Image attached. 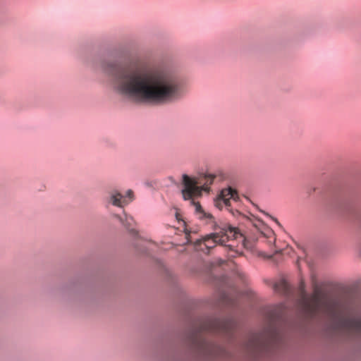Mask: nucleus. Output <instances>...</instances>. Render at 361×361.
Returning <instances> with one entry per match:
<instances>
[{
  "instance_id": "obj_1",
  "label": "nucleus",
  "mask_w": 361,
  "mask_h": 361,
  "mask_svg": "<svg viewBox=\"0 0 361 361\" xmlns=\"http://www.w3.org/2000/svg\"><path fill=\"white\" fill-rule=\"evenodd\" d=\"M102 70L111 79L121 95L140 104L165 105L180 100L185 94L182 83L169 71L137 62L119 64L104 62Z\"/></svg>"
},
{
  "instance_id": "obj_2",
  "label": "nucleus",
  "mask_w": 361,
  "mask_h": 361,
  "mask_svg": "<svg viewBox=\"0 0 361 361\" xmlns=\"http://www.w3.org/2000/svg\"><path fill=\"white\" fill-rule=\"evenodd\" d=\"M300 290L299 305L308 317L324 315L336 322L339 331L348 335H361V317H344L345 307L339 300L322 294L317 288L311 296H307L303 281Z\"/></svg>"
},
{
  "instance_id": "obj_3",
  "label": "nucleus",
  "mask_w": 361,
  "mask_h": 361,
  "mask_svg": "<svg viewBox=\"0 0 361 361\" xmlns=\"http://www.w3.org/2000/svg\"><path fill=\"white\" fill-rule=\"evenodd\" d=\"M237 327L236 321L231 317L224 319L207 318L200 322L195 330L192 340L200 352L205 355L215 357L219 355L221 348L214 343L207 342L200 337L204 331L220 334L230 336Z\"/></svg>"
},
{
  "instance_id": "obj_4",
  "label": "nucleus",
  "mask_w": 361,
  "mask_h": 361,
  "mask_svg": "<svg viewBox=\"0 0 361 361\" xmlns=\"http://www.w3.org/2000/svg\"><path fill=\"white\" fill-rule=\"evenodd\" d=\"M226 178V175L221 171H218L212 174H204L197 179L190 178L186 174L182 176V183L184 186L182 190L183 197L185 200H192L191 203L195 205L196 212L200 214V218L212 219L213 216L212 214L204 212L200 204L195 202L193 198L201 196L202 191L209 192V186L215 180L221 182Z\"/></svg>"
},
{
  "instance_id": "obj_5",
  "label": "nucleus",
  "mask_w": 361,
  "mask_h": 361,
  "mask_svg": "<svg viewBox=\"0 0 361 361\" xmlns=\"http://www.w3.org/2000/svg\"><path fill=\"white\" fill-rule=\"evenodd\" d=\"M279 317L280 313L274 311L270 316L269 326L262 332L250 335L245 349L251 355L271 351L280 345L282 336L276 324Z\"/></svg>"
},
{
  "instance_id": "obj_6",
  "label": "nucleus",
  "mask_w": 361,
  "mask_h": 361,
  "mask_svg": "<svg viewBox=\"0 0 361 361\" xmlns=\"http://www.w3.org/2000/svg\"><path fill=\"white\" fill-rule=\"evenodd\" d=\"M231 239H239L243 243L245 242V237L238 228L228 224L216 226L214 232L198 240L196 246L200 250L204 252L206 250L209 252L216 245H224L227 241Z\"/></svg>"
},
{
  "instance_id": "obj_7",
  "label": "nucleus",
  "mask_w": 361,
  "mask_h": 361,
  "mask_svg": "<svg viewBox=\"0 0 361 361\" xmlns=\"http://www.w3.org/2000/svg\"><path fill=\"white\" fill-rule=\"evenodd\" d=\"M237 201L238 200V195L235 190L231 188L223 189L217 198L215 200V206L221 209L225 207L234 216L240 215V213L238 210H233L231 207V200Z\"/></svg>"
},
{
  "instance_id": "obj_8",
  "label": "nucleus",
  "mask_w": 361,
  "mask_h": 361,
  "mask_svg": "<svg viewBox=\"0 0 361 361\" xmlns=\"http://www.w3.org/2000/svg\"><path fill=\"white\" fill-rule=\"evenodd\" d=\"M114 217L118 219L121 223L133 234H137L136 230L133 228L135 222L133 218L130 216H128L126 213L123 214V217L118 214H115Z\"/></svg>"
},
{
  "instance_id": "obj_9",
  "label": "nucleus",
  "mask_w": 361,
  "mask_h": 361,
  "mask_svg": "<svg viewBox=\"0 0 361 361\" xmlns=\"http://www.w3.org/2000/svg\"><path fill=\"white\" fill-rule=\"evenodd\" d=\"M109 202H111L113 205L119 207H123L125 204H128V202L126 200V197L118 192H114L110 195Z\"/></svg>"
},
{
  "instance_id": "obj_10",
  "label": "nucleus",
  "mask_w": 361,
  "mask_h": 361,
  "mask_svg": "<svg viewBox=\"0 0 361 361\" xmlns=\"http://www.w3.org/2000/svg\"><path fill=\"white\" fill-rule=\"evenodd\" d=\"M274 289L279 293L287 295L290 291V286L285 280H280L274 285Z\"/></svg>"
},
{
  "instance_id": "obj_11",
  "label": "nucleus",
  "mask_w": 361,
  "mask_h": 361,
  "mask_svg": "<svg viewBox=\"0 0 361 361\" xmlns=\"http://www.w3.org/2000/svg\"><path fill=\"white\" fill-rule=\"evenodd\" d=\"M127 197L129 198V200L128 201V202L133 200V192L131 190H128L127 191L126 197H125L126 198Z\"/></svg>"
},
{
  "instance_id": "obj_12",
  "label": "nucleus",
  "mask_w": 361,
  "mask_h": 361,
  "mask_svg": "<svg viewBox=\"0 0 361 361\" xmlns=\"http://www.w3.org/2000/svg\"><path fill=\"white\" fill-rule=\"evenodd\" d=\"M269 235H274L271 231H269Z\"/></svg>"
}]
</instances>
